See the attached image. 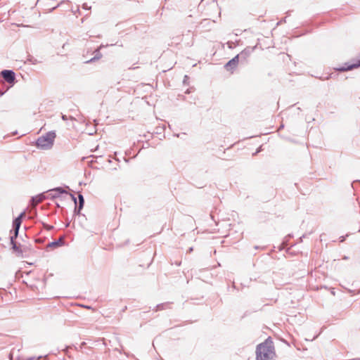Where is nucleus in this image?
<instances>
[{"label":"nucleus","instance_id":"9d476101","mask_svg":"<svg viewBox=\"0 0 360 360\" xmlns=\"http://www.w3.org/2000/svg\"><path fill=\"white\" fill-rule=\"evenodd\" d=\"M53 192H57V193H63L65 192L61 188H57L53 190Z\"/></svg>","mask_w":360,"mask_h":360},{"label":"nucleus","instance_id":"39448f33","mask_svg":"<svg viewBox=\"0 0 360 360\" xmlns=\"http://www.w3.org/2000/svg\"><path fill=\"white\" fill-rule=\"evenodd\" d=\"M22 215H23V214H22L20 216L17 217L13 221V226L15 228V238L18 236V230H19V228H20L21 222H22L21 218H22Z\"/></svg>","mask_w":360,"mask_h":360},{"label":"nucleus","instance_id":"20e7f679","mask_svg":"<svg viewBox=\"0 0 360 360\" xmlns=\"http://www.w3.org/2000/svg\"><path fill=\"white\" fill-rule=\"evenodd\" d=\"M1 75L4 79L8 83H12L15 80V74L11 70H4Z\"/></svg>","mask_w":360,"mask_h":360},{"label":"nucleus","instance_id":"f257e3e1","mask_svg":"<svg viewBox=\"0 0 360 360\" xmlns=\"http://www.w3.org/2000/svg\"><path fill=\"white\" fill-rule=\"evenodd\" d=\"M275 356L274 343L270 339H266L257 347L256 360H274Z\"/></svg>","mask_w":360,"mask_h":360},{"label":"nucleus","instance_id":"6e6552de","mask_svg":"<svg viewBox=\"0 0 360 360\" xmlns=\"http://www.w3.org/2000/svg\"><path fill=\"white\" fill-rule=\"evenodd\" d=\"M43 200V198L41 196H36L32 198V205L34 207L39 204Z\"/></svg>","mask_w":360,"mask_h":360},{"label":"nucleus","instance_id":"f03ea898","mask_svg":"<svg viewBox=\"0 0 360 360\" xmlns=\"http://www.w3.org/2000/svg\"><path fill=\"white\" fill-rule=\"evenodd\" d=\"M55 137L56 134L53 132L46 134L37 139L36 142L37 147L41 149L50 148L53 146Z\"/></svg>","mask_w":360,"mask_h":360},{"label":"nucleus","instance_id":"1a4fd4ad","mask_svg":"<svg viewBox=\"0 0 360 360\" xmlns=\"http://www.w3.org/2000/svg\"><path fill=\"white\" fill-rule=\"evenodd\" d=\"M62 242H63V239L60 238L58 241L52 242V243H49V246L52 247V248H57V247H59L61 245Z\"/></svg>","mask_w":360,"mask_h":360},{"label":"nucleus","instance_id":"7ed1b4c3","mask_svg":"<svg viewBox=\"0 0 360 360\" xmlns=\"http://www.w3.org/2000/svg\"><path fill=\"white\" fill-rule=\"evenodd\" d=\"M239 63V56H236L230 60L225 65L224 68L226 71L233 73Z\"/></svg>","mask_w":360,"mask_h":360},{"label":"nucleus","instance_id":"0eeeda50","mask_svg":"<svg viewBox=\"0 0 360 360\" xmlns=\"http://www.w3.org/2000/svg\"><path fill=\"white\" fill-rule=\"evenodd\" d=\"M11 244L13 245V249L15 252L18 254H22V251L19 247L16 245L15 243L13 240V237H11Z\"/></svg>","mask_w":360,"mask_h":360},{"label":"nucleus","instance_id":"9b49d317","mask_svg":"<svg viewBox=\"0 0 360 360\" xmlns=\"http://www.w3.org/2000/svg\"><path fill=\"white\" fill-rule=\"evenodd\" d=\"M79 199H80V202H83V198H82V195H80V196H79Z\"/></svg>","mask_w":360,"mask_h":360},{"label":"nucleus","instance_id":"423d86ee","mask_svg":"<svg viewBox=\"0 0 360 360\" xmlns=\"http://www.w3.org/2000/svg\"><path fill=\"white\" fill-rule=\"evenodd\" d=\"M360 66V61H359V64H353V65H348L347 67L344 66V67H341V68H339L338 70L339 71H347V70H350L353 68H357Z\"/></svg>","mask_w":360,"mask_h":360}]
</instances>
